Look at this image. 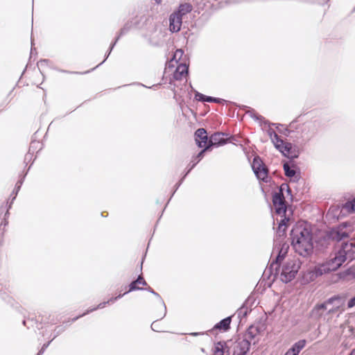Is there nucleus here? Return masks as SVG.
Wrapping results in <instances>:
<instances>
[{"instance_id": "obj_27", "label": "nucleus", "mask_w": 355, "mask_h": 355, "mask_svg": "<svg viewBox=\"0 0 355 355\" xmlns=\"http://www.w3.org/2000/svg\"><path fill=\"white\" fill-rule=\"evenodd\" d=\"M153 295L157 298V302L164 308V313L161 317V318H163L166 315V308L165 304H164L163 300L162 299L161 296L157 293L155 292V293Z\"/></svg>"}, {"instance_id": "obj_5", "label": "nucleus", "mask_w": 355, "mask_h": 355, "mask_svg": "<svg viewBox=\"0 0 355 355\" xmlns=\"http://www.w3.org/2000/svg\"><path fill=\"white\" fill-rule=\"evenodd\" d=\"M301 262L300 260L293 259L286 261L282 268L280 279L284 283L292 281L296 276L300 268Z\"/></svg>"}, {"instance_id": "obj_36", "label": "nucleus", "mask_w": 355, "mask_h": 355, "mask_svg": "<svg viewBox=\"0 0 355 355\" xmlns=\"http://www.w3.org/2000/svg\"><path fill=\"white\" fill-rule=\"evenodd\" d=\"M263 327V325H262L261 327H257V333H261L262 331H263L264 329Z\"/></svg>"}, {"instance_id": "obj_37", "label": "nucleus", "mask_w": 355, "mask_h": 355, "mask_svg": "<svg viewBox=\"0 0 355 355\" xmlns=\"http://www.w3.org/2000/svg\"><path fill=\"white\" fill-rule=\"evenodd\" d=\"M116 300H117V297H112L110 298L109 300H107L109 302V303H113Z\"/></svg>"}, {"instance_id": "obj_8", "label": "nucleus", "mask_w": 355, "mask_h": 355, "mask_svg": "<svg viewBox=\"0 0 355 355\" xmlns=\"http://www.w3.org/2000/svg\"><path fill=\"white\" fill-rule=\"evenodd\" d=\"M250 348V343L248 340L239 339L234 347L233 355H246Z\"/></svg>"}, {"instance_id": "obj_19", "label": "nucleus", "mask_w": 355, "mask_h": 355, "mask_svg": "<svg viewBox=\"0 0 355 355\" xmlns=\"http://www.w3.org/2000/svg\"><path fill=\"white\" fill-rule=\"evenodd\" d=\"M342 211L347 213L355 212V198L345 202L342 207Z\"/></svg>"}, {"instance_id": "obj_12", "label": "nucleus", "mask_w": 355, "mask_h": 355, "mask_svg": "<svg viewBox=\"0 0 355 355\" xmlns=\"http://www.w3.org/2000/svg\"><path fill=\"white\" fill-rule=\"evenodd\" d=\"M315 135V128L311 123H305L302 125L301 137L305 140H309Z\"/></svg>"}, {"instance_id": "obj_13", "label": "nucleus", "mask_w": 355, "mask_h": 355, "mask_svg": "<svg viewBox=\"0 0 355 355\" xmlns=\"http://www.w3.org/2000/svg\"><path fill=\"white\" fill-rule=\"evenodd\" d=\"M223 134L220 132H216L213 134L209 139V144L207 146H209V148L211 146H222L226 144V140L223 137Z\"/></svg>"}, {"instance_id": "obj_18", "label": "nucleus", "mask_w": 355, "mask_h": 355, "mask_svg": "<svg viewBox=\"0 0 355 355\" xmlns=\"http://www.w3.org/2000/svg\"><path fill=\"white\" fill-rule=\"evenodd\" d=\"M195 98L196 100L199 101H206V102H214V103H220L223 100L220 98H214L211 96H207L199 92H196L195 95Z\"/></svg>"}, {"instance_id": "obj_25", "label": "nucleus", "mask_w": 355, "mask_h": 355, "mask_svg": "<svg viewBox=\"0 0 355 355\" xmlns=\"http://www.w3.org/2000/svg\"><path fill=\"white\" fill-rule=\"evenodd\" d=\"M205 147V148L203 150H202L197 155V158L198 159V160L192 161L193 164H192L191 168H189V170L188 171V173L196 165V164L199 162V160L202 157L205 152L210 148L209 146H207Z\"/></svg>"}, {"instance_id": "obj_17", "label": "nucleus", "mask_w": 355, "mask_h": 355, "mask_svg": "<svg viewBox=\"0 0 355 355\" xmlns=\"http://www.w3.org/2000/svg\"><path fill=\"white\" fill-rule=\"evenodd\" d=\"M183 54L184 52L182 49H177L174 53L173 57L167 64L166 69L168 70L171 68H174L175 64L178 63V60L182 58Z\"/></svg>"}, {"instance_id": "obj_21", "label": "nucleus", "mask_w": 355, "mask_h": 355, "mask_svg": "<svg viewBox=\"0 0 355 355\" xmlns=\"http://www.w3.org/2000/svg\"><path fill=\"white\" fill-rule=\"evenodd\" d=\"M284 170L285 175L288 178H293L295 176L296 172L295 169L292 168L289 164L285 163L284 164Z\"/></svg>"}, {"instance_id": "obj_38", "label": "nucleus", "mask_w": 355, "mask_h": 355, "mask_svg": "<svg viewBox=\"0 0 355 355\" xmlns=\"http://www.w3.org/2000/svg\"><path fill=\"white\" fill-rule=\"evenodd\" d=\"M146 290H147L148 292L151 293L152 294H154V293H155V291H154L151 288H150V287H149V288H146Z\"/></svg>"}, {"instance_id": "obj_24", "label": "nucleus", "mask_w": 355, "mask_h": 355, "mask_svg": "<svg viewBox=\"0 0 355 355\" xmlns=\"http://www.w3.org/2000/svg\"><path fill=\"white\" fill-rule=\"evenodd\" d=\"M107 304H109L108 301L101 302L97 306L87 310L86 312H85L81 315H80V316L77 317L76 318H75V320L78 319L80 317L84 316V315H87V314H88V313H91L92 311H96V310H97L98 309H103L105 306V305Z\"/></svg>"}, {"instance_id": "obj_29", "label": "nucleus", "mask_w": 355, "mask_h": 355, "mask_svg": "<svg viewBox=\"0 0 355 355\" xmlns=\"http://www.w3.org/2000/svg\"><path fill=\"white\" fill-rule=\"evenodd\" d=\"M268 135H269L270 138L273 144H274V141H276L278 139H279V136L274 130H270L268 131Z\"/></svg>"}, {"instance_id": "obj_11", "label": "nucleus", "mask_w": 355, "mask_h": 355, "mask_svg": "<svg viewBox=\"0 0 355 355\" xmlns=\"http://www.w3.org/2000/svg\"><path fill=\"white\" fill-rule=\"evenodd\" d=\"M196 142L197 145L202 148L209 144L207 132L204 128H199L195 133Z\"/></svg>"}, {"instance_id": "obj_22", "label": "nucleus", "mask_w": 355, "mask_h": 355, "mask_svg": "<svg viewBox=\"0 0 355 355\" xmlns=\"http://www.w3.org/2000/svg\"><path fill=\"white\" fill-rule=\"evenodd\" d=\"M191 10V6L189 4L185 3L182 4L177 12H175V13H180V16L182 17V15L189 12Z\"/></svg>"}, {"instance_id": "obj_32", "label": "nucleus", "mask_w": 355, "mask_h": 355, "mask_svg": "<svg viewBox=\"0 0 355 355\" xmlns=\"http://www.w3.org/2000/svg\"><path fill=\"white\" fill-rule=\"evenodd\" d=\"M283 144H284V141L279 138L277 140L274 141V144H274L275 147L277 150H279L280 148V147L282 146Z\"/></svg>"}, {"instance_id": "obj_33", "label": "nucleus", "mask_w": 355, "mask_h": 355, "mask_svg": "<svg viewBox=\"0 0 355 355\" xmlns=\"http://www.w3.org/2000/svg\"><path fill=\"white\" fill-rule=\"evenodd\" d=\"M355 306V296L351 298L347 302V307L351 309Z\"/></svg>"}, {"instance_id": "obj_9", "label": "nucleus", "mask_w": 355, "mask_h": 355, "mask_svg": "<svg viewBox=\"0 0 355 355\" xmlns=\"http://www.w3.org/2000/svg\"><path fill=\"white\" fill-rule=\"evenodd\" d=\"M352 232V228L348 223H343L340 225L337 230L334 231L332 235L334 239L341 240L349 236V234Z\"/></svg>"}, {"instance_id": "obj_26", "label": "nucleus", "mask_w": 355, "mask_h": 355, "mask_svg": "<svg viewBox=\"0 0 355 355\" xmlns=\"http://www.w3.org/2000/svg\"><path fill=\"white\" fill-rule=\"evenodd\" d=\"M153 295L157 298V302L164 308V313L161 317V318H163L166 315V308L165 304H164L163 300L162 299L161 296L157 293L155 292V293Z\"/></svg>"}, {"instance_id": "obj_2", "label": "nucleus", "mask_w": 355, "mask_h": 355, "mask_svg": "<svg viewBox=\"0 0 355 355\" xmlns=\"http://www.w3.org/2000/svg\"><path fill=\"white\" fill-rule=\"evenodd\" d=\"M291 243L295 251L302 257H307L313 253L312 234L306 227L296 226L292 230Z\"/></svg>"}, {"instance_id": "obj_3", "label": "nucleus", "mask_w": 355, "mask_h": 355, "mask_svg": "<svg viewBox=\"0 0 355 355\" xmlns=\"http://www.w3.org/2000/svg\"><path fill=\"white\" fill-rule=\"evenodd\" d=\"M272 202L276 213L281 218L279 222L278 233L279 236H282L284 235L289 221V218L285 216L286 207L284 203V197L282 192V189L274 194ZM277 220H279L278 218Z\"/></svg>"}, {"instance_id": "obj_35", "label": "nucleus", "mask_w": 355, "mask_h": 355, "mask_svg": "<svg viewBox=\"0 0 355 355\" xmlns=\"http://www.w3.org/2000/svg\"><path fill=\"white\" fill-rule=\"evenodd\" d=\"M118 39H119V37H117V38H116V41H115V42L112 44V46H110V51H109V53H108V54H107V55L106 58H107L108 57V55H110V53L111 51L112 50V49H113L114 46L115 45V44H116V41L118 40Z\"/></svg>"}, {"instance_id": "obj_28", "label": "nucleus", "mask_w": 355, "mask_h": 355, "mask_svg": "<svg viewBox=\"0 0 355 355\" xmlns=\"http://www.w3.org/2000/svg\"><path fill=\"white\" fill-rule=\"evenodd\" d=\"M137 25V22H128L124 27L121 29L120 35H123L126 33L132 26H135Z\"/></svg>"}, {"instance_id": "obj_10", "label": "nucleus", "mask_w": 355, "mask_h": 355, "mask_svg": "<svg viewBox=\"0 0 355 355\" xmlns=\"http://www.w3.org/2000/svg\"><path fill=\"white\" fill-rule=\"evenodd\" d=\"M182 18L180 13L173 12L169 17V28L171 32H178L182 26Z\"/></svg>"}, {"instance_id": "obj_15", "label": "nucleus", "mask_w": 355, "mask_h": 355, "mask_svg": "<svg viewBox=\"0 0 355 355\" xmlns=\"http://www.w3.org/2000/svg\"><path fill=\"white\" fill-rule=\"evenodd\" d=\"M232 321L231 317H227L226 318L222 320L218 323L216 324L212 330L215 331H227L230 329V323Z\"/></svg>"}, {"instance_id": "obj_7", "label": "nucleus", "mask_w": 355, "mask_h": 355, "mask_svg": "<svg viewBox=\"0 0 355 355\" xmlns=\"http://www.w3.org/2000/svg\"><path fill=\"white\" fill-rule=\"evenodd\" d=\"M289 245L286 243L276 244L272 250V255H277L276 262H280L288 253Z\"/></svg>"}, {"instance_id": "obj_14", "label": "nucleus", "mask_w": 355, "mask_h": 355, "mask_svg": "<svg viewBox=\"0 0 355 355\" xmlns=\"http://www.w3.org/2000/svg\"><path fill=\"white\" fill-rule=\"evenodd\" d=\"M188 73V67L186 64L180 63L175 69L173 73V77L175 80H181L187 76Z\"/></svg>"}, {"instance_id": "obj_31", "label": "nucleus", "mask_w": 355, "mask_h": 355, "mask_svg": "<svg viewBox=\"0 0 355 355\" xmlns=\"http://www.w3.org/2000/svg\"><path fill=\"white\" fill-rule=\"evenodd\" d=\"M135 281L138 285L141 284L143 286H146L147 284L146 282L141 275H139Z\"/></svg>"}, {"instance_id": "obj_34", "label": "nucleus", "mask_w": 355, "mask_h": 355, "mask_svg": "<svg viewBox=\"0 0 355 355\" xmlns=\"http://www.w3.org/2000/svg\"><path fill=\"white\" fill-rule=\"evenodd\" d=\"M49 344V343H47V344H44V345L42 346V347L41 350L39 352V353H38V354H37V355H41V354L44 352V351L45 350V349L48 347Z\"/></svg>"}, {"instance_id": "obj_44", "label": "nucleus", "mask_w": 355, "mask_h": 355, "mask_svg": "<svg viewBox=\"0 0 355 355\" xmlns=\"http://www.w3.org/2000/svg\"><path fill=\"white\" fill-rule=\"evenodd\" d=\"M156 3H159L161 0H155Z\"/></svg>"}, {"instance_id": "obj_16", "label": "nucleus", "mask_w": 355, "mask_h": 355, "mask_svg": "<svg viewBox=\"0 0 355 355\" xmlns=\"http://www.w3.org/2000/svg\"><path fill=\"white\" fill-rule=\"evenodd\" d=\"M213 355H229L226 343L222 342L217 343L215 345Z\"/></svg>"}, {"instance_id": "obj_43", "label": "nucleus", "mask_w": 355, "mask_h": 355, "mask_svg": "<svg viewBox=\"0 0 355 355\" xmlns=\"http://www.w3.org/2000/svg\"><path fill=\"white\" fill-rule=\"evenodd\" d=\"M349 355H355V349L351 352Z\"/></svg>"}, {"instance_id": "obj_23", "label": "nucleus", "mask_w": 355, "mask_h": 355, "mask_svg": "<svg viewBox=\"0 0 355 355\" xmlns=\"http://www.w3.org/2000/svg\"><path fill=\"white\" fill-rule=\"evenodd\" d=\"M292 148V144L288 142H284L279 150L284 155H288Z\"/></svg>"}, {"instance_id": "obj_20", "label": "nucleus", "mask_w": 355, "mask_h": 355, "mask_svg": "<svg viewBox=\"0 0 355 355\" xmlns=\"http://www.w3.org/2000/svg\"><path fill=\"white\" fill-rule=\"evenodd\" d=\"M306 345V340H301L297 342L293 347L289 349V352H292L293 353H295V355H298L299 352L301 349H302Z\"/></svg>"}, {"instance_id": "obj_41", "label": "nucleus", "mask_w": 355, "mask_h": 355, "mask_svg": "<svg viewBox=\"0 0 355 355\" xmlns=\"http://www.w3.org/2000/svg\"><path fill=\"white\" fill-rule=\"evenodd\" d=\"M285 355H295V353H293L292 352H289V351H288V352L285 354Z\"/></svg>"}, {"instance_id": "obj_42", "label": "nucleus", "mask_w": 355, "mask_h": 355, "mask_svg": "<svg viewBox=\"0 0 355 355\" xmlns=\"http://www.w3.org/2000/svg\"><path fill=\"white\" fill-rule=\"evenodd\" d=\"M127 293H128V292H125V293H123V294H122V295H121V294H120V295H119L118 296H116L115 297H117V300H118V299L121 298L123 295H124L125 294H126Z\"/></svg>"}, {"instance_id": "obj_40", "label": "nucleus", "mask_w": 355, "mask_h": 355, "mask_svg": "<svg viewBox=\"0 0 355 355\" xmlns=\"http://www.w3.org/2000/svg\"><path fill=\"white\" fill-rule=\"evenodd\" d=\"M21 184H22V182H18L17 183V190H19V188H20V187H21Z\"/></svg>"}, {"instance_id": "obj_1", "label": "nucleus", "mask_w": 355, "mask_h": 355, "mask_svg": "<svg viewBox=\"0 0 355 355\" xmlns=\"http://www.w3.org/2000/svg\"><path fill=\"white\" fill-rule=\"evenodd\" d=\"M355 257V240L343 244L342 248L336 253L334 258L309 270L304 275L307 281H313L319 276L337 270L347 260L351 261Z\"/></svg>"}, {"instance_id": "obj_30", "label": "nucleus", "mask_w": 355, "mask_h": 355, "mask_svg": "<svg viewBox=\"0 0 355 355\" xmlns=\"http://www.w3.org/2000/svg\"><path fill=\"white\" fill-rule=\"evenodd\" d=\"M137 284L136 282V281H133L130 285H129V291H128V292H131V291H135V290H141V288L137 286Z\"/></svg>"}, {"instance_id": "obj_4", "label": "nucleus", "mask_w": 355, "mask_h": 355, "mask_svg": "<svg viewBox=\"0 0 355 355\" xmlns=\"http://www.w3.org/2000/svg\"><path fill=\"white\" fill-rule=\"evenodd\" d=\"M345 295L334 296L325 302L317 305L313 309V313L321 315L324 311H327L329 313L342 312L345 310Z\"/></svg>"}, {"instance_id": "obj_6", "label": "nucleus", "mask_w": 355, "mask_h": 355, "mask_svg": "<svg viewBox=\"0 0 355 355\" xmlns=\"http://www.w3.org/2000/svg\"><path fill=\"white\" fill-rule=\"evenodd\" d=\"M252 168L259 180L266 182L268 181V168L259 157L254 158L252 164Z\"/></svg>"}, {"instance_id": "obj_39", "label": "nucleus", "mask_w": 355, "mask_h": 355, "mask_svg": "<svg viewBox=\"0 0 355 355\" xmlns=\"http://www.w3.org/2000/svg\"><path fill=\"white\" fill-rule=\"evenodd\" d=\"M155 322H153V323L152 324V325H151V329H152V330H153V331H157V330L155 329Z\"/></svg>"}]
</instances>
